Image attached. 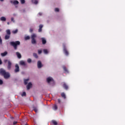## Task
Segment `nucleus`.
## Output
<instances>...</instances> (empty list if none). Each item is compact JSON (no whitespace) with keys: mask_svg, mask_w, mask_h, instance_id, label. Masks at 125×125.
<instances>
[{"mask_svg":"<svg viewBox=\"0 0 125 125\" xmlns=\"http://www.w3.org/2000/svg\"><path fill=\"white\" fill-rule=\"evenodd\" d=\"M21 96H26V92H23L21 94Z\"/></svg>","mask_w":125,"mask_h":125,"instance_id":"obj_33","label":"nucleus"},{"mask_svg":"<svg viewBox=\"0 0 125 125\" xmlns=\"http://www.w3.org/2000/svg\"><path fill=\"white\" fill-rule=\"evenodd\" d=\"M8 61V66H7V68L8 69V70H10L11 68V65H12V63L10 61H7V60H5L4 61V62H5V63H6V62H7Z\"/></svg>","mask_w":125,"mask_h":125,"instance_id":"obj_5","label":"nucleus"},{"mask_svg":"<svg viewBox=\"0 0 125 125\" xmlns=\"http://www.w3.org/2000/svg\"><path fill=\"white\" fill-rule=\"evenodd\" d=\"M10 37V36H9V35H6L5 36V40H8V39H9Z\"/></svg>","mask_w":125,"mask_h":125,"instance_id":"obj_21","label":"nucleus"},{"mask_svg":"<svg viewBox=\"0 0 125 125\" xmlns=\"http://www.w3.org/2000/svg\"><path fill=\"white\" fill-rule=\"evenodd\" d=\"M39 15H40V16L42 15V13H39Z\"/></svg>","mask_w":125,"mask_h":125,"instance_id":"obj_44","label":"nucleus"},{"mask_svg":"<svg viewBox=\"0 0 125 125\" xmlns=\"http://www.w3.org/2000/svg\"><path fill=\"white\" fill-rule=\"evenodd\" d=\"M33 56H34V57H35V58H38V55H37V54H36V53L33 54Z\"/></svg>","mask_w":125,"mask_h":125,"instance_id":"obj_30","label":"nucleus"},{"mask_svg":"<svg viewBox=\"0 0 125 125\" xmlns=\"http://www.w3.org/2000/svg\"><path fill=\"white\" fill-rule=\"evenodd\" d=\"M52 122L54 125H57V122L56 121L53 120Z\"/></svg>","mask_w":125,"mask_h":125,"instance_id":"obj_28","label":"nucleus"},{"mask_svg":"<svg viewBox=\"0 0 125 125\" xmlns=\"http://www.w3.org/2000/svg\"><path fill=\"white\" fill-rule=\"evenodd\" d=\"M63 87H64L65 89H68V85H67L65 83H63Z\"/></svg>","mask_w":125,"mask_h":125,"instance_id":"obj_13","label":"nucleus"},{"mask_svg":"<svg viewBox=\"0 0 125 125\" xmlns=\"http://www.w3.org/2000/svg\"><path fill=\"white\" fill-rule=\"evenodd\" d=\"M32 1L35 4H37V3H38V0H32Z\"/></svg>","mask_w":125,"mask_h":125,"instance_id":"obj_19","label":"nucleus"},{"mask_svg":"<svg viewBox=\"0 0 125 125\" xmlns=\"http://www.w3.org/2000/svg\"><path fill=\"white\" fill-rule=\"evenodd\" d=\"M42 42L43 44H45L46 43V40L44 38H42Z\"/></svg>","mask_w":125,"mask_h":125,"instance_id":"obj_12","label":"nucleus"},{"mask_svg":"<svg viewBox=\"0 0 125 125\" xmlns=\"http://www.w3.org/2000/svg\"><path fill=\"white\" fill-rule=\"evenodd\" d=\"M55 11H56V12H58V11H59V9H58V8H56L55 9Z\"/></svg>","mask_w":125,"mask_h":125,"instance_id":"obj_34","label":"nucleus"},{"mask_svg":"<svg viewBox=\"0 0 125 125\" xmlns=\"http://www.w3.org/2000/svg\"><path fill=\"white\" fill-rule=\"evenodd\" d=\"M29 79H27L24 80V84H27V83H28L29 82Z\"/></svg>","mask_w":125,"mask_h":125,"instance_id":"obj_16","label":"nucleus"},{"mask_svg":"<svg viewBox=\"0 0 125 125\" xmlns=\"http://www.w3.org/2000/svg\"><path fill=\"white\" fill-rule=\"evenodd\" d=\"M53 110H57V105L55 104L53 107Z\"/></svg>","mask_w":125,"mask_h":125,"instance_id":"obj_27","label":"nucleus"},{"mask_svg":"<svg viewBox=\"0 0 125 125\" xmlns=\"http://www.w3.org/2000/svg\"><path fill=\"white\" fill-rule=\"evenodd\" d=\"M34 111H35V112H38V108L35 107V108H34Z\"/></svg>","mask_w":125,"mask_h":125,"instance_id":"obj_36","label":"nucleus"},{"mask_svg":"<svg viewBox=\"0 0 125 125\" xmlns=\"http://www.w3.org/2000/svg\"><path fill=\"white\" fill-rule=\"evenodd\" d=\"M0 21H6V18L4 17H2L0 18Z\"/></svg>","mask_w":125,"mask_h":125,"instance_id":"obj_14","label":"nucleus"},{"mask_svg":"<svg viewBox=\"0 0 125 125\" xmlns=\"http://www.w3.org/2000/svg\"><path fill=\"white\" fill-rule=\"evenodd\" d=\"M0 32H1V29H0Z\"/></svg>","mask_w":125,"mask_h":125,"instance_id":"obj_47","label":"nucleus"},{"mask_svg":"<svg viewBox=\"0 0 125 125\" xmlns=\"http://www.w3.org/2000/svg\"><path fill=\"white\" fill-rule=\"evenodd\" d=\"M15 73H18L19 72L20 69H19V65L18 64H16L15 65Z\"/></svg>","mask_w":125,"mask_h":125,"instance_id":"obj_8","label":"nucleus"},{"mask_svg":"<svg viewBox=\"0 0 125 125\" xmlns=\"http://www.w3.org/2000/svg\"><path fill=\"white\" fill-rule=\"evenodd\" d=\"M30 32L31 33H32V32H33V29H30Z\"/></svg>","mask_w":125,"mask_h":125,"instance_id":"obj_41","label":"nucleus"},{"mask_svg":"<svg viewBox=\"0 0 125 125\" xmlns=\"http://www.w3.org/2000/svg\"><path fill=\"white\" fill-rule=\"evenodd\" d=\"M20 64L22 66H26V65H27V63H26V62H25L24 61H21L20 62Z\"/></svg>","mask_w":125,"mask_h":125,"instance_id":"obj_9","label":"nucleus"},{"mask_svg":"<svg viewBox=\"0 0 125 125\" xmlns=\"http://www.w3.org/2000/svg\"><path fill=\"white\" fill-rule=\"evenodd\" d=\"M2 64V62L1 61V60L0 59V65H1Z\"/></svg>","mask_w":125,"mask_h":125,"instance_id":"obj_39","label":"nucleus"},{"mask_svg":"<svg viewBox=\"0 0 125 125\" xmlns=\"http://www.w3.org/2000/svg\"><path fill=\"white\" fill-rule=\"evenodd\" d=\"M63 52L65 53V55H69V52H67V50L66 49V48L65 47V45L63 44Z\"/></svg>","mask_w":125,"mask_h":125,"instance_id":"obj_7","label":"nucleus"},{"mask_svg":"<svg viewBox=\"0 0 125 125\" xmlns=\"http://www.w3.org/2000/svg\"><path fill=\"white\" fill-rule=\"evenodd\" d=\"M31 42L33 43V44H35L37 42V41L36 40V38H37V35L35 34H33L31 35Z\"/></svg>","mask_w":125,"mask_h":125,"instance_id":"obj_3","label":"nucleus"},{"mask_svg":"<svg viewBox=\"0 0 125 125\" xmlns=\"http://www.w3.org/2000/svg\"><path fill=\"white\" fill-rule=\"evenodd\" d=\"M20 0L22 4H24V3H25V0Z\"/></svg>","mask_w":125,"mask_h":125,"instance_id":"obj_29","label":"nucleus"},{"mask_svg":"<svg viewBox=\"0 0 125 125\" xmlns=\"http://www.w3.org/2000/svg\"><path fill=\"white\" fill-rule=\"evenodd\" d=\"M10 44H11V45H12L14 47L15 49H17V45H20V42H10Z\"/></svg>","mask_w":125,"mask_h":125,"instance_id":"obj_2","label":"nucleus"},{"mask_svg":"<svg viewBox=\"0 0 125 125\" xmlns=\"http://www.w3.org/2000/svg\"><path fill=\"white\" fill-rule=\"evenodd\" d=\"M7 54V52H4V53H1V56L2 57L5 56Z\"/></svg>","mask_w":125,"mask_h":125,"instance_id":"obj_17","label":"nucleus"},{"mask_svg":"<svg viewBox=\"0 0 125 125\" xmlns=\"http://www.w3.org/2000/svg\"><path fill=\"white\" fill-rule=\"evenodd\" d=\"M0 84H2V80H0Z\"/></svg>","mask_w":125,"mask_h":125,"instance_id":"obj_38","label":"nucleus"},{"mask_svg":"<svg viewBox=\"0 0 125 125\" xmlns=\"http://www.w3.org/2000/svg\"><path fill=\"white\" fill-rule=\"evenodd\" d=\"M42 51L41 50H38V53L39 54H41V53H42Z\"/></svg>","mask_w":125,"mask_h":125,"instance_id":"obj_35","label":"nucleus"},{"mask_svg":"<svg viewBox=\"0 0 125 125\" xmlns=\"http://www.w3.org/2000/svg\"><path fill=\"white\" fill-rule=\"evenodd\" d=\"M16 124H17V122L14 121V122H13V125H16Z\"/></svg>","mask_w":125,"mask_h":125,"instance_id":"obj_40","label":"nucleus"},{"mask_svg":"<svg viewBox=\"0 0 125 125\" xmlns=\"http://www.w3.org/2000/svg\"><path fill=\"white\" fill-rule=\"evenodd\" d=\"M46 81L48 83H49L50 84H52V83H54V80H53V79L51 77L47 78Z\"/></svg>","mask_w":125,"mask_h":125,"instance_id":"obj_4","label":"nucleus"},{"mask_svg":"<svg viewBox=\"0 0 125 125\" xmlns=\"http://www.w3.org/2000/svg\"><path fill=\"white\" fill-rule=\"evenodd\" d=\"M11 20L12 22H13V23H14L15 22V21L14 20V18H11Z\"/></svg>","mask_w":125,"mask_h":125,"instance_id":"obj_32","label":"nucleus"},{"mask_svg":"<svg viewBox=\"0 0 125 125\" xmlns=\"http://www.w3.org/2000/svg\"><path fill=\"white\" fill-rule=\"evenodd\" d=\"M27 125L26 124V125Z\"/></svg>","mask_w":125,"mask_h":125,"instance_id":"obj_48","label":"nucleus"},{"mask_svg":"<svg viewBox=\"0 0 125 125\" xmlns=\"http://www.w3.org/2000/svg\"><path fill=\"white\" fill-rule=\"evenodd\" d=\"M32 86H33V84L31 82L29 83L26 86V88L27 90H29V89H30V88H31Z\"/></svg>","mask_w":125,"mask_h":125,"instance_id":"obj_6","label":"nucleus"},{"mask_svg":"<svg viewBox=\"0 0 125 125\" xmlns=\"http://www.w3.org/2000/svg\"><path fill=\"white\" fill-rule=\"evenodd\" d=\"M0 43H2V40H1V38H0Z\"/></svg>","mask_w":125,"mask_h":125,"instance_id":"obj_37","label":"nucleus"},{"mask_svg":"<svg viewBox=\"0 0 125 125\" xmlns=\"http://www.w3.org/2000/svg\"><path fill=\"white\" fill-rule=\"evenodd\" d=\"M1 1H3V0H0Z\"/></svg>","mask_w":125,"mask_h":125,"instance_id":"obj_46","label":"nucleus"},{"mask_svg":"<svg viewBox=\"0 0 125 125\" xmlns=\"http://www.w3.org/2000/svg\"><path fill=\"white\" fill-rule=\"evenodd\" d=\"M17 56H18V58H21V54L19 52L16 53Z\"/></svg>","mask_w":125,"mask_h":125,"instance_id":"obj_18","label":"nucleus"},{"mask_svg":"<svg viewBox=\"0 0 125 125\" xmlns=\"http://www.w3.org/2000/svg\"><path fill=\"white\" fill-rule=\"evenodd\" d=\"M58 102L59 103H60V102H61V101L60 100V99H58Z\"/></svg>","mask_w":125,"mask_h":125,"instance_id":"obj_42","label":"nucleus"},{"mask_svg":"<svg viewBox=\"0 0 125 125\" xmlns=\"http://www.w3.org/2000/svg\"><path fill=\"white\" fill-rule=\"evenodd\" d=\"M11 2L15 5L18 4V3H19V2L18 0H13L11 1Z\"/></svg>","mask_w":125,"mask_h":125,"instance_id":"obj_11","label":"nucleus"},{"mask_svg":"<svg viewBox=\"0 0 125 125\" xmlns=\"http://www.w3.org/2000/svg\"><path fill=\"white\" fill-rule=\"evenodd\" d=\"M18 32V29H16L15 30H13L12 31L13 34H17Z\"/></svg>","mask_w":125,"mask_h":125,"instance_id":"obj_23","label":"nucleus"},{"mask_svg":"<svg viewBox=\"0 0 125 125\" xmlns=\"http://www.w3.org/2000/svg\"><path fill=\"white\" fill-rule=\"evenodd\" d=\"M37 65L39 69L42 67V62H41V61H38Z\"/></svg>","mask_w":125,"mask_h":125,"instance_id":"obj_10","label":"nucleus"},{"mask_svg":"<svg viewBox=\"0 0 125 125\" xmlns=\"http://www.w3.org/2000/svg\"><path fill=\"white\" fill-rule=\"evenodd\" d=\"M27 62L28 63H31V62H32V60L31 59H28L27 60Z\"/></svg>","mask_w":125,"mask_h":125,"instance_id":"obj_31","label":"nucleus"},{"mask_svg":"<svg viewBox=\"0 0 125 125\" xmlns=\"http://www.w3.org/2000/svg\"><path fill=\"white\" fill-rule=\"evenodd\" d=\"M42 27H43V25L41 24L39 26V32H42Z\"/></svg>","mask_w":125,"mask_h":125,"instance_id":"obj_15","label":"nucleus"},{"mask_svg":"<svg viewBox=\"0 0 125 125\" xmlns=\"http://www.w3.org/2000/svg\"><path fill=\"white\" fill-rule=\"evenodd\" d=\"M24 39L26 41H27V40H30V36H25Z\"/></svg>","mask_w":125,"mask_h":125,"instance_id":"obj_26","label":"nucleus"},{"mask_svg":"<svg viewBox=\"0 0 125 125\" xmlns=\"http://www.w3.org/2000/svg\"><path fill=\"white\" fill-rule=\"evenodd\" d=\"M7 24H8V25H9V22H7Z\"/></svg>","mask_w":125,"mask_h":125,"instance_id":"obj_45","label":"nucleus"},{"mask_svg":"<svg viewBox=\"0 0 125 125\" xmlns=\"http://www.w3.org/2000/svg\"><path fill=\"white\" fill-rule=\"evenodd\" d=\"M61 95H62V97H63V98H64V99L65 98H66V95H65V93H62L61 94Z\"/></svg>","mask_w":125,"mask_h":125,"instance_id":"obj_20","label":"nucleus"},{"mask_svg":"<svg viewBox=\"0 0 125 125\" xmlns=\"http://www.w3.org/2000/svg\"><path fill=\"white\" fill-rule=\"evenodd\" d=\"M43 52L45 54H47V53H48V51L47 49H44Z\"/></svg>","mask_w":125,"mask_h":125,"instance_id":"obj_24","label":"nucleus"},{"mask_svg":"<svg viewBox=\"0 0 125 125\" xmlns=\"http://www.w3.org/2000/svg\"><path fill=\"white\" fill-rule=\"evenodd\" d=\"M13 16H16V14H13Z\"/></svg>","mask_w":125,"mask_h":125,"instance_id":"obj_43","label":"nucleus"},{"mask_svg":"<svg viewBox=\"0 0 125 125\" xmlns=\"http://www.w3.org/2000/svg\"><path fill=\"white\" fill-rule=\"evenodd\" d=\"M6 34L10 35V30L8 29L6 30Z\"/></svg>","mask_w":125,"mask_h":125,"instance_id":"obj_22","label":"nucleus"},{"mask_svg":"<svg viewBox=\"0 0 125 125\" xmlns=\"http://www.w3.org/2000/svg\"><path fill=\"white\" fill-rule=\"evenodd\" d=\"M0 74L3 76L4 79H9L10 77V74L2 68L0 69Z\"/></svg>","mask_w":125,"mask_h":125,"instance_id":"obj_1","label":"nucleus"},{"mask_svg":"<svg viewBox=\"0 0 125 125\" xmlns=\"http://www.w3.org/2000/svg\"><path fill=\"white\" fill-rule=\"evenodd\" d=\"M63 69L64 71H65V73H68V70H67L65 66H63Z\"/></svg>","mask_w":125,"mask_h":125,"instance_id":"obj_25","label":"nucleus"}]
</instances>
